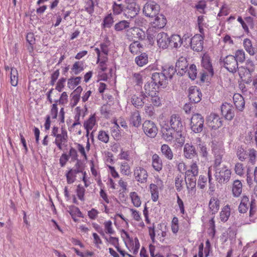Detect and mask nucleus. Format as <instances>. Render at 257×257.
I'll list each match as a JSON object with an SVG mask.
<instances>
[{
  "instance_id": "nucleus-1",
  "label": "nucleus",
  "mask_w": 257,
  "mask_h": 257,
  "mask_svg": "<svg viewBox=\"0 0 257 257\" xmlns=\"http://www.w3.org/2000/svg\"><path fill=\"white\" fill-rule=\"evenodd\" d=\"M211 148L212 153L214 154L215 177L216 181L220 184H224L229 181L231 176V171L225 166L220 167L222 157L225 152L223 146V143L215 140L211 142Z\"/></svg>"
},
{
  "instance_id": "nucleus-2",
  "label": "nucleus",
  "mask_w": 257,
  "mask_h": 257,
  "mask_svg": "<svg viewBox=\"0 0 257 257\" xmlns=\"http://www.w3.org/2000/svg\"><path fill=\"white\" fill-rule=\"evenodd\" d=\"M169 122L171 128L174 130L176 135L180 137L177 138L178 139L177 143L182 145L184 143L185 140L182 134L184 126L181 117L178 114H173L170 117Z\"/></svg>"
},
{
  "instance_id": "nucleus-3",
  "label": "nucleus",
  "mask_w": 257,
  "mask_h": 257,
  "mask_svg": "<svg viewBox=\"0 0 257 257\" xmlns=\"http://www.w3.org/2000/svg\"><path fill=\"white\" fill-rule=\"evenodd\" d=\"M249 206H250L249 216L251 217L255 212V200L252 199L249 202L248 197L246 196H243L238 207L239 212L241 213L246 212Z\"/></svg>"
},
{
  "instance_id": "nucleus-4",
  "label": "nucleus",
  "mask_w": 257,
  "mask_h": 257,
  "mask_svg": "<svg viewBox=\"0 0 257 257\" xmlns=\"http://www.w3.org/2000/svg\"><path fill=\"white\" fill-rule=\"evenodd\" d=\"M191 130L195 133H198L203 130L204 118L199 113L194 114L191 118Z\"/></svg>"
},
{
  "instance_id": "nucleus-5",
  "label": "nucleus",
  "mask_w": 257,
  "mask_h": 257,
  "mask_svg": "<svg viewBox=\"0 0 257 257\" xmlns=\"http://www.w3.org/2000/svg\"><path fill=\"white\" fill-rule=\"evenodd\" d=\"M223 62L224 67L230 72H235L238 68V62L234 56L227 55L223 59Z\"/></svg>"
},
{
  "instance_id": "nucleus-6",
  "label": "nucleus",
  "mask_w": 257,
  "mask_h": 257,
  "mask_svg": "<svg viewBox=\"0 0 257 257\" xmlns=\"http://www.w3.org/2000/svg\"><path fill=\"white\" fill-rule=\"evenodd\" d=\"M160 11V6L154 2H147L143 8V13L146 16L153 17L156 16Z\"/></svg>"
},
{
  "instance_id": "nucleus-7",
  "label": "nucleus",
  "mask_w": 257,
  "mask_h": 257,
  "mask_svg": "<svg viewBox=\"0 0 257 257\" xmlns=\"http://www.w3.org/2000/svg\"><path fill=\"white\" fill-rule=\"evenodd\" d=\"M204 38L201 35H194L188 42L190 44L191 49L197 52L201 51L203 48Z\"/></svg>"
},
{
  "instance_id": "nucleus-8",
  "label": "nucleus",
  "mask_w": 257,
  "mask_h": 257,
  "mask_svg": "<svg viewBox=\"0 0 257 257\" xmlns=\"http://www.w3.org/2000/svg\"><path fill=\"white\" fill-rule=\"evenodd\" d=\"M143 128L145 134L149 137L154 138L157 134L158 128L151 120H146L143 124Z\"/></svg>"
},
{
  "instance_id": "nucleus-9",
  "label": "nucleus",
  "mask_w": 257,
  "mask_h": 257,
  "mask_svg": "<svg viewBox=\"0 0 257 257\" xmlns=\"http://www.w3.org/2000/svg\"><path fill=\"white\" fill-rule=\"evenodd\" d=\"M207 124L212 129L216 130L222 125L219 116L216 113H211L206 118Z\"/></svg>"
},
{
  "instance_id": "nucleus-10",
  "label": "nucleus",
  "mask_w": 257,
  "mask_h": 257,
  "mask_svg": "<svg viewBox=\"0 0 257 257\" xmlns=\"http://www.w3.org/2000/svg\"><path fill=\"white\" fill-rule=\"evenodd\" d=\"M188 66V64L186 58L183 57H180L176 63L175 69L177 74L181 76L186 74Z\"/></svg>"
},
{
  "instance_id": "nucleus-11",
  "label": "nucleus",
  "mask_w": 257,
  "mask_h": 257,
  "mask_svg": "<svg viewBox=\"0 0 257 257\" xmlns=\"http://www.w3.org/2000/svg\"><path fill=\"white\" fill-rule=\"evenodd\" d=\"M202 94L197 86H191L189 89V98L191 102L196 103L201 99Z\"/></svg>"
},
{
  "instance_id": "nucleus-12",
  "label": "nucleus",
  "mask_w": 257,
  "mask_h": 257,
  "mask_svg": "<svg viewBox=\"0 0 257 257\" xmlns=\"http://www.w3.org/2000/svg\"><path fill=\"white\" fill-rule=\"evenodd\" d=\"M238 69L239 75L242 80L246 84H249L252 81L251 73L252 70L244 66H241Z\"/></svg>"
},
{
  "instance_id": "nucleus-13",
  "label": "nucleus",
  "mask_w": 257,
  "mask_h": 257,
  "mask_svg": "<svg viewBox=\"0 0 257 257\" xmlns=\"http://www.w3.org/2000/svg\"><path fill=\"white\" fill-rule=\"evenodd\" d=\"M152 82L154 83L155 85L158 87L159 86L165 87L167 83V78H166L162 72L154 73L152 76Z\"/></svg>"
},
{
  "instance_id": "nucleus-14",
  "label": "nucleus",
  "mask_w": 257,
  "mask_h": 257,
  "mask_svg": "<svg viewBox=\"0 0 257 257\" xmlns=\"http://www.w3.org/2000/svg\"><path fill=\"white\" fill-rule=\"evenodd\" d=\"M162 132L163 138L167 142H171L174 139H176L177 142L178 139L177 138H180L176 135L175 131H174V130L168 125H167L166 127L163 126L162 128Z\"/></svg>"
},
{
  "instance_id": "nucleus-15",
  "label": "nucleus",
  "mask_w": 257,
  "mask_h": 257,
  "mask_svg": "<svg viewBox=\"0 0 257 257\" xmlns=\"http://www.w3.org/2000/svg\"><path fill=\"white\" fill-rule=\"evenodd\" d=\"M221 111L222 115L227 120H231L234 116V112L232 106L228 103L222 104L221 106Z\"/></svg>"
},
{
  "instance_id": "nucleus-16",
  "label": "nucleus",
  "mask_w": 257,
  "mask_h": 257,
  "mask_svg": "<svg viewBox=\"0 0 257 257\" xmlns=\"http://www.w3.org/2000/svg\"><path fill=\"white\" fill-rule=\"evenodd\" d=\"M183 153L184 157L189 159H191L198 156L195 147L190 143H186L184 145Z\"/></svg>"
},
{
  "instance_id": "nucleus-17",
  "label": "nucleus",
  "mask_w": 257,
  "mask_h": 257,
  "mask_svg": "<svg viewBox=\"0 0 257 257\" xmlns=\"http://www.w3.org/2000/svg\"><path fill=\"white\" fill-rule=\"evenodd\" d=\"M134 176L137 181L143 183L147 181L148 173L145 169L138 167L134 170Z\"/></svg>"
},
{
  "instance_id": "nucleus-18",
  "label": "nucleus",
  "mask_w": 257,
  "mask_h": 257,
  "mask_svg": "<svg viewBox=\"0 0 257 257\" xmlns=\"http://www.w3.org/2000/svg\"><path fill=\"white\" fill-rule=\"evenodd\" d=\"M157 42L158 46L162 49L167 48L169 44V37L167 33L161 32L156 36Z\"/></svg>"
},
{
  "instance_id": "nucleus-19",
  "label": "nucleus",
  "mask_w": 257,
  "mask_h": 257,
  "mask_svg": "<svg viewBox=\"0 0 257 257\" xmlns=\"http://www.w3.org/2000/svg\"><path fill=\"white\" fill-rule=\"evenodd\" d=\"M185 182L188 193L194 195L196 192V178L195 177H185Z\"/></svg>"
},
{
  "instance_id": "nucleus-20",
  "label": "nucleus",
  "mask_w": 257,
  "mask_h": 257,
  "mask_svg": "<svg viewBox=\"0 0 257 257\" xmlns=\"http://www.w3.org/2000/svg\"><path fill=\"white\" fill-rule=\"evenodd\" d=\"M154 20L152 22V26L155 28L162 29L166 24L167 20L165 16L162 14L157 15Z\"/></svg>"
},
{
  "instance_id": "nucleus-21",
  "label": "nucleus",
  "mask_w": 257,
  "mask_h": 257,
  "mask_svg": "<svg viewBox=\"0 0 257 257\" xmlns=\"http://www.w3.org/2000/svg\"><path fill=\"white\" fill-rule=\"evenodd\" d=\"M202 65L203 67L206 70V73L207 75H213V69L210 61V58L208 55H204L202 57Z\"/></svg>"
},
{
  "instance_id": "nucleus-22",
  "label": "nucleus",
  "mask_w": 257,
  "mask_h": 257,
  "mask_svg": "<svg viewBox=\"0 0 257 257\" xmlns=\"http://www.w3.org/2000/svg\"><path fill=\"white\" fill-rule=\"evenodd\" d=\"M146 97H147V95L145 94H134L132 97L131 102L136 107H142L144 104L143 99Z\"/></svg>"
},
{
  "instance_id": "nucleus-23",
  "label": "nucleus",
  "mask_w": 257,
  "mask_h": 257,
  "mask_svg": "<svg viewBox=\"0 0 257 257\" xmlns=\"http://www.w3.org/2000/svg\"><path fill=\"white\" fill-rule=\"evenodd\" d=\"M233 99L236 108L239 111H242L245 105L243 97L239 94H235L234 95Z\"/></svg>"
},
{
  "instance_id": "nucleus-24",
  "label": "nucleus",
  "mask_w": 257,
  "mask_h": 257,
  "mask_svg": "<svg viewBox=\"0 0 257 257\" xmlns=\"http://www.w3.org/2000/svg\"><path fill=\"white\" fill-rule=\"evenodd\" d=\"M130 123L134 126L138 127L141 123V117L139 111L136 110L132 112L130 118Z\"/></svg>"
},
{
  "instance_id": "nucleus-25",
  "label": "nucleus",
  "mask_w": 257,
  "mask_h": 257,
  "mask_svg": "<svg viewBox=\"0 0 257 257\" xmlns=\"http://www.w3.org/2000/svg\"><path fill=\"white\" fill-rule=\"evenodd\" d=\"M242 190V184L240 181L236 180L233 182L232 187V192L233 195L237 197H239Z\"/></svg>"
},
{
  "instance_id": "nucleus-26",
  "label": "nucleus",
  "mask_w": 257,
  "mask_h": 257,
  "mask_svg": "<svg viewBox=\"0 0 257 257\" xmlns=\"http://www.w3.org/2000/svg\"><path fill=\"white\" fill-rule=\"evenodd\" d=\"M152 166L157 171L160 172L163 168L162 161L158 155L155 154L152 156Z\"/></svg>"
},
{
  "instance_id": "nucleus-27",
  "label": "nucleus",
  "mask_w": 257,
  "mask_h": 257,
  "mask_svg": "<svg viewBox=\"0 0 257 257\" xmlns=\"http://www.w3.org/2000/svg\"><path fill=\"white\" fill-rule=\"evenodd\" d=\"M147 97H148V100L154 106L158 107L162 105V98L159 96L158 92L150 94V95Z\"/></svg>"
},
{
  "instance_id": "nucleus-28",
  "label": "nucleus",
  "mask_w": 257,
  "mask_h": 257,
  "mask_svg": "<svg viewBox=\"0 0 257 257\" xmlns=\"http://www.w3.org/2000/svg\"><path fill=\"white\" fill-rule=\"evenodd\" d=\"M182 44V40L178 35H173L169 38V44L172 47L177 48Z\"/></svg>"
},
{
  "instance_id": "nucleus-29",
  "label": "nucleus",
  "mask_w": 257,
  "mask_h": 257,
  "mask_svg": "<svg viewBox=\"0 0 257 257\" xmlns=\"http://www.w3.org/2000/svg\"><path fill=\"white\" fill-rule=\"evenodd\" d=\"M129 48L130 52L134 55L144 51L143 46L138 41H134L132 43Z\"/></svg>"
},
{
  "instance_id": "nucleus-30",
  "label": "nucleus",
  "mask_w": 257,
  "mask_h": 257,
  "mask_svg": "<svg viewBox=\"0 0 257 257\" xmlns=\"http://www.w3.org/2000/svg\"><path fill=\"white\" fill-rule=\"evenodd\" d=\"M161 151L162 154L169 160H172L173 158V153L171 148L166 144L162 145Z\"/></svg>"
},
{
  "instance_id": "nucleus-31",
  "label": "nucleus",
  "mask_w": 257,
  "mask_h": 257,
  "mask_svg": "<svg viewBox=\"0 0 257 257\" xmlns=\"http://www.w3.org/2000/svg\"><path fill=\"white\" fill-rule=\"evenodd\" d=\"M126 236L130 240L129 247L131 248V250H132L134 254H137L140 248V243L137 237L130 238L127 234H126Z\"/></svg>"
},
{
  "instance_id": "nucleus-32",
  "label": "nucleus",
  "mask_w": 257,
  "mask_h": 257,
  "mask_svg": "<svg viewBox=\"0 0 257 257\" xmlns=\"http://www.w3.org/2000/svg\"><path fill=\"white\" fill-rule=\"evenodd\" d=\"M198 175V167L196 162H193L191 166L190 169L185 172V177H195Z\"/></svg>"
},
{
  "instance_id": "nucleus-33",
  "label": "nucleus",
  "mask_w": 257,
  "mask_h": 257,
  "mask_svg": "<svg viewBox=\"0 0 257 257\" xmlns=\"http://www.w3.org/2000/svg\"><path fill=\"white\" fill-rule=\"evenodd\" d=\"M184 178V175L182 173H179L175 178V188L178 192L183 189Z\"/></svg>"
},
{
  "instance_id": "nucleus-34",
  "label": "nucleus",
  "mask_w": 257,
  "mask_h": 257,
  "mask_svg": "<svg viewBox=\"0 0 257 257\" xmlns=\"http://www.w3.org/2000/svg\"><path fill=\"white\" fill-rule=\"evenodd\" d=\"M209 207L212 214L217 212L219 208V201L218 199L215 197L211 198L209 203Z\"/></svg>"
},
{
  "instance_id": "nucleus-35",
  "label": "nucleus",
  "mask_w": 257,
  "mask_h": 257,
  "mask_svg": "<svg viewBox=\"0 0 257 257\" xmlns=\"http://www.w3.org/2000/svg\"><path fill=\"white\" fill-rule=\"evenodd\" d=\"M230 215V209L228 205L225 206L220 213V218L221 221L225 222L227 221Z\"/></svg>"
},
{
  "instance_id": "nucleus-36",
  "label": "nucleus",
  "mask_w": 257,
  "mask_h": 257,
  "mask_svg": "<svg viewBox=\"0 0 257 257\" xmlns=\"http://www.w3.org/2000/svg\"><path fill=\"white\" fill-rule=\"evenodd\" d=\"M135 61L139 66L142 67L148 63V56L145 53H142L136 58Z\"/></svg>"
},
{
  "instance_id": "nucleus-37",
  "label": "nucleus",
  "mask_w": 257,
  "mask_h": 257,
  "mask_svg": "<svg viewBox=\"0 0 257 257\" xmlns=\"http://www.w3.org/2000/svg\"><path fill=\"white\" fill-rule=\"evenodd\" d=\"M175 72L177 71H176L175 68H174L173 66H166L165 67V68H164L163 70L162 71V73L165 76L166 78H167V79L168 78L171 79L173 75L175 74Z\"/></svg>"
},
{
  "instance_id": "nucleus-38",
  "label": "nucleus",
  "mask_w": 257,
  "mask_h": 257,
  "mask_svg": "<svg viewBox=\"0 0 257 257\" xmlns=\"http://www.w3.org/2000/svg\"><path fill=\"white\" fill-rule=\"evenodd\" d=\"M154 83L152 81L151 82H147L145 84L144 89H145V94L146 95H148L147 96L150 95V94H154L156 92L155 90L156 88Z\"/></svg>"
},
{
  "instance_id": "nucleus-39",
  "label": "nucleus",
  "mask_w": 257,
  "mask_h": 257,
  "mask_svg": "<svg viewBox=\"0 0 257 257\" xmlns=\"http://www.w3.org/2000/svg\"><path fill=\"white\" fill-rule=\"evenodd\" d=\"M10 78L12 85L16 86L18 82V72L16 68H11Z\"/></svg>"
},
{
  "instance_id": "nucleus-40",
  "label": "nucleus",
  "mask_w": 257,
  "mask_h": 257,
  "mask_svg": "<svg viewBox=\"0 0 257 257\" xmlns=\"http://www.w3.org/2000/svg\"><path fill=\"white\" fill-rule=\"evenodd\" d=\"M56 140L55 142H62L63 145L67 143L68 140L67 133L66 131L63 128L61 129V133L58 134L56 137Z\"/></svg>"
},
{
  "instance_id": "nucleus-41",
  "label": "nucleus",
  "mask_w": 257,
  "mask_h": 257,
  "mask_svg": "<svg viewBox=\"0 0 257 257\" xmlns=\"http://www.w3.org/2000/svg\"><path fill=\"white\" fill-rule=\"evenodd\" d=\"M112 107L110 104H104L101 109V114L106 118L111 115Z\"/></svg>"
},
{
  "instance_id": "nucleus-42",
  "label": "nucleus",
  "mask_w": 257,
  "mask_h": 257,
  "mask_svg": "<svg viewBox=\"0 0 257 257\" xmlns=\"http://www.w3.org/2000/svg\"><path fill=\"white\" fill-rule=\"evenodd\" d=\"M133 205L137 207H139L141 205V201L138 194L135 192H131L130 194Z\"/></svg>"
},
{
  "instance_id": "nucleus-43",
  "label": "nucleus",
  "mask_w": 257,
  "mask_h": 257,
  "mask_svg": "<svg viewBox=\"0 0 257 257\" xmlns=\"http://www.w3.org/2000/svg\"><path fill=\"white\" fill-rule=\"evenodd\" d=\"M243 45L246 51L252 56L254 54L255 52L252 47L251 41L248 39H245L243 41Z\"/></svg>"
},
{
  "instance_id": "nucleus-44",
  "label": "nucleus",
  "mask_w": 257,
  "mask_h": 257,
  "mask_svg": "<svg viewBox=\"0 0 257 257\" xmlns=\"http://www.w3.org/2000/svg\"><path fill=\"white\" fill-rule=\"evenodd\" d=\"M199 142L198 149L199 150V152L203 157L206 158L208 154L206 146L204 143L201 142L200 139H199Z\"/></svg>"
},
{
  "instance_id": "nucleus-45",
  "label": "nucleus",
  "mask_w": 257,
  "mask_h": 257,
  "mask_svg": "<svg viewBox=\"0 0 257 257\" xmlns=\"http://www.w3.org/2000/svg\"><path fill=\"white\" fill-rule=\"evenodd\" d=\"M186 73L191 79L194 80L196 78L197 73L196 66L194 64L191 65L189 68L187 69Z\"/></svg>"
},
{
  "instance_id": "nucleus-46",
  "label": "nucleus",
  "mask_w": 257,
  "mask_h": 257,
  "mask_svg": "<svg viewBox=\"0 0 257 257\" xmlns=\"http://www.w3.org/2000/svg\"><path fill=\"white\" fill-rule=\"evenodd\" d=\"M81 78L76 77L75 78H71L68 80V86L71 89H74V87L80 83Z\"/></svg>"
},
{
  "instance_id": "nucleus-47",
  "label": "nucleus",
  "mask_w": 257,
  "mask_h": 257,
  "mask_svg": "<svg viewBox=\"0 0 257 257\" xmlns=\"http://www.w3.org/2000/svg\"><path fill=\"white\" fill-rule=\"evenodd\" d=\"M84 69L83 64L82 62L77 61L74 63L73 65L72 70L74 72L75 75L78 74L80 72Z\"/></svg>"
},
{
  "instance_id": "nucleus-48",
  "label": "nucleus",
  "mask_w": 257,
  "mask_h": 257,
  "mask_svg": "<svg viewBox=\"0 0 257 257\" xmlns=\"http://www.w3.org/2000/svg\"><path fill=\"white\" fill-rule=\"evenodd\" d=\"M119 125L124 128L127 126L126 122L123 118H120L116 120L113 119V129L115 130V128H119Z\"/></svg>"
},
{
  "instance_id": "nucleus-49",
  "label": "nucleus",
  "mask_w": 257,
  "mask_h": 257,
  "mask_svg": "<svg viewBox=\"0 0 257 257\" xmlns=\"http://www.w3.org/2000/svg\"><path fill=\"white\" fill-rule=\"evenodd\" d=\"M95 123V117L92 116L90 117L88 120L85 122L84 125L87 131L92 130Z\"/></svg>"
},
{
  "instance_id": "nucleus-50",
  "label": "nucleus",
  "mask_w": 257,
  "mask_h": 257,
  "mask_svg": "<svg viewBox=\"0 0 257 257\" xmlns=\"http://www.w3.org/2000/svg\"><path fill=\"white\" fill-rule=\"evenodd\" d=\"M129 27V23L126 21H121L115 25V29L116 31H121Z\"/></svg>"
},
{
  "instance_id": "nucleus-51",
  "label": "nucleus",
  "mask_w": 257,
  "mask_h": 257,
  "mask_svg": "<svg viewBox=\"0 0 257 257\" xmlns=\"http://www.w3.org/2000/svg\"><path fill=\"white\" fill-rule=\"evenodd\" d=\"M145 113L150 117L155 116V110L154 106L151 104H146L145 106Z\"/></svg>"
},
{
  "instance_id": "nucleus-52",
  "label": "nucleus",
  "mask_w": 257,
  "mask_h": 257,
  "mask_svg": "<svg viewBox=\"0 0 257 257\" xmlns=\"http://www.w3.org/2000/svg\"><path fill=\"white\" fill-rule=\"evenodd\" d=\"M237 62H243L245 59V53L243 50H237L235 53V56Z\"/></svg>"
},
{
  "instance_id": "nucleus-53",
  "label": "nucleus",
  "mask_w": 257,
  "mask_h": 257,
  "mask_svg": "<svg viewBox=\"0 0 257 257\" xmlns=\"http://www.w3.org/2000/svg\"><path fill=\"white\" fill-rule=\"evenodd\" d=\"M234 171L235 173L241 176L244 174V167L243 164L240 163H237L235 165Z\"/></svg>"
},
{
  "instance_id": "nucleus-54",
  "label": "nucleus",
  "mask_w": 257,
  "mask_h": 257,
  "mask_svg": "<svg viewBox=\"0 0 257 257\" xmlns=\"http://www.w3.org/2000/svg\"><path fill=\"white\" fill-rule=\"evenodd\" d=\"M237 156L239 160L241 161H243L246 159V154L245 150L242 148H238L237 152H236Z\"/></svg>"
},
{
  "instance_id": "nucleus-55",
  "label": "nucleus",
  "mask_w": 257,
  "mask_h": 257,
  "mask_svg": "<svg viewBox=\"0 0 257 257\" xmlns=\"http://www.w3.org/2000/svg\"><path fill=\"white\" fill-rule=\"evenodd\" d=\"M85 190L80 185H78L77 186L76 192H77V195L78 197V198L81 200H84V195L85 193Z\"/></svg>"
},
{
  "instance_id": "nucleus-56",
  "label": "nucleus",
  "mask_w": 257,
  "mask_h": 257,
  "mask_svg": "<svg viewBox=\"0 0 257 257\" xmlns=\"http://www.w3.org/2000/svg\"><path fill=\"white\" fill-rule=\"evenodd\" d=\"M112 24V18L111 14H109L106 17L103 21V26L104 28H110Z\"/></svg>"
},
{
  "instance_id": "nucleus-57",
  "label": "nucleus",
  "mask_w": 257,
  "mask_h": 257,
  "mask_svg": "<svg viewBox=\"0 0 257 257\" xmlns=\"http://www.w3.org/2000/svg\"><path fill=\"white\" fill-rule=\"evenodd\" d=\"M85 10L90 14L94 12V3L92 0H87Z\"/></svg>"
},
{
  "instance_id": "nucleus-58",
  "label": "nucleus",
  "mask_w": 257,
  "mask_h": 257,
  "mask_svg": "<svg viewBox=\"0 0 257 257\" xmlns=\"http://www.w3.org/2000/svg\"><path fill=\"white\" fill-rule=\"evenodd\" d=\"M130 166L127 163L121 164L120 166V172L122 174L128 175L130 174Z\"/></svg>"
},
{
  "instance_id": "nucleus-59",
  "label": "nucleus",
  "mask_w": 257,
  "mask_h": 257,
  "mask_svg": "<svg viewBox=\"0 0 257 257\" xmlns=\"http://www.w3.org/2000/svg\"><path fill=\"white\" fill-rule=\"evenodd\" d=\"M98 139L102 142L107 143L108 141L109 137L106 132L104 131H100L99 133Z\"/></svg>"
},
{
  "instance_id": "nucleus-60",
  "label": "nucleus",
  "mask_w": 257,
  "mask_h": 257,
  "mask_svg": "<svg viewBox=\"0 0 257 257\" xmlns=\"http://www.w3.org/2000/svg\"><path fill=\"white\" fill-rule=\"evenodd\" d=\"M66 81V78H61L60 79L56 85V89L59 92H61L62 91V89L64 87V83Z\"/></svg>"
},
{
  "instance_id": "nucleus-61",
  "label": "nucleus",
  "mask_w": 257,
  "mask_h": 257,
  "mask_svg": "<svg viewBox=\"0 0 257 257\" xmlns=\"http://www.w3.org/2000/svg\"><path fill=\"white\" fill-rule=\"evenodd\" d=\"M104 230L106 234H111L112 233L111 228V221H106L104 223Z\"/></svg>"
},
{
  "instance_id": "nucleus-62",
  "label": "nucleus",
  "mask_w": 257,
  "mask_h": 257,
  "mask_svg": "<svg viewBox=\"0 0 257 257\" xmlns=\"http://www.w3.org/2000/svg\"><path fill=\"white\" fill-rule=\"evenodd\" d=\"M122 7L121 4H116L113 3V14L118 15L122 11Z\"/></svg>"
},
{
  "instance_id": "nucleus-63",
  "label": "nucleus",
  "mask_w": 257,
  "mask_h": 257,
  "mask_svg": "<svg viewBox=\"0 0 257 257\" xmlns=\"http://www.w3.org/2000/svg\"><path fill=\"white\" fill-rule=\"evenodd\" d=\"M119 158L129 161L130 160L129 152L128 151H122L119 154Z\"/></svg>"
},
{
  "instance_id": "nucleus-64",
  "label": "nucleus",
  "mask_w": 257,
  "mask_h": 257,
  "mask_svg": "<svg viewBox=\"0 0 257 257\" xmlns=\"http://www.w3.org/2000/svg\"><path fill=\"white\" fill-rule=\"evenodd\" d=\"M68 101V96L66 92H63L59 99V103L64 104Z\"/></svg>"
}]
</instances>
